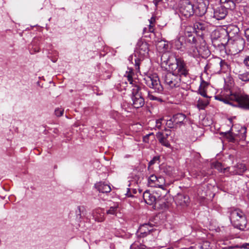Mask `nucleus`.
I'll return each mask as SVG.
<instances>
[{"label":"nucleus","instance_id":"f257e3e1","mask_svg":"<svg viewBox=\"0 0 249 249\" xmlns=\"http://www.w3.org/2000/svg\"><path fill=\"white\" fill-rule=\"evenodd\" d=\"M161 66L169 71L162 73V80L170 88L180 86L181 79L189 76L187 64L180 57L174 54L164 53L161 56Z\"/></svg>","mask_w":249,"mask_h":249},{"label":"nucleus","instance_id":"f03ea898","mask_svg":"<svg viewBox=\"0 0 249 249\" xmlns=\"http://www.w3.org/2000/svg\"><path fill=\"white\" fill-rule=\"evenodd\" d=\"M147 93V88L140 85H135L132 89V105L136 108L142 107L144 105V95Z\"/></svg>","mask_w":249,"mask_h":249},{"label":"nucleus","instance_id":"7ed1b4c3","mask_svg":"<svg viewBox=\"0 0 249 249\" xmlns=\"http://www.w3.org/2000/svg\"><path fill=\"white\" fill-rule=\"evenodd\" d=\"M229 213L232 226L242 231H244L247 226V220L244 213L239 209H231Z\"/></svg>","mask_w":249,"mask_h":249},{"label":"nucleus","instance_id":"20e7f679","mask_svg":"<svg viewBox=\"0 0 249 249\" xmlns=\"http://www.w3.org/2000/svg\"><path fill=\"white\" fill-rule=\"evenodd\" d=\"M228 0H220L222 4L213 9V17L217 20L224 19L228 13V9H233L235 7V4L231 1Z\"/></svg>","mask_w":249,"mask_h":249},{"label":"nucleus","instance_id":"39448f33","mask_svg":"<svg viewBox=\"0 0 249 249\" xmlns=\"http://www.w3.org/2000/svg\"><path fill=\"white\" fill-rule=\"evenodd\" d=\"M149 50L148 43L142 39L139 40L136 45L135 55V65L136 70H139L140 60L148 54Z\"/></svg>","mask_w":249,"mask_h":249},{"label":"nucleus","instance_id":"423d86ee","mask_svg":"<svg viewBox=\"0 0 249 249\" xmlns=\"http://www.w3.org/2000/svg\"><path fill=\"white\" fill-rule=\"evenodd\" d=\"M143 80L144 83L150 88L154 90L155 92L161 93L163 88L161 85L159 77L156 74L146 76Z\"/></svg>","mask_w":249,"mask_h":249},{"label":"nucleus","instance_id":"0eeeda50","mask_svg":"<svg viewBox=\"0 0 249 249\" xmlns=\"http://www.w3.org/2000/svg\"><path fill=\"white\" fill-rule=\"evenodd\" d=\"M180 13L186 18H189L195 13L194 5L189 0H181L178 5Z\"/></svg>","mask_w":249,"mask_h":249},{"label":"nucleus","instance_id":"6e6552de","mask_svg":"<svg viewBox=\"0 0 249 249\" xmlns=\"http://www.w3.org/2000/svg\"><path fill=\"white\" fill-rule=\"evenodd\" d=\"M230 98L235 100L234 106L249 110V98L247 95L239 93V94L231 95Z\"/></svg>","mask_w":249,"mask_h":249},{"label":"nucleus","instance_id":"1a4fd4ad","mask_svg":"<svg viewBox=\"0 0 249 249\" xmlns=\"http://www.w3.org/2000/svg\"><path fill=\"white\" fill-rule=\"evenodd\" d=\"M227 93L226 94V95L223 96L221 95H218L215 96V99L216 100L223 102L224 103L232 105L233 106L235 104V100L233 99H231L230 98L231 95L232 94H239V93H232L231 91H227Z\"/></svg>","mask_w":249,"mask_h":249},{"label":"nucleus","instance_id":"9d476101","mask_svg":"<svg viewBox=\"0 0 249 249\" xmlns=\"http://www.w3.org/2000/svg\"><path fill=\"white\" fill-rule=\"evenodd\" d=\"M189 197L187 195L182 194H178L175 198L177 205L181 207L187 206L189 203Z\"/></svg>","mask_w":249,"mask_h":249},{"label":"nucleus","instance_id":"9b49d317","mask_svg":"<svg viewBox=\"0 0 249 249\" xmlns=\"http://www.w3.org/2000/svg\"><path fill=\"white\" fill-rule=\"evenodd\" d=\"M153 226V225L149 223H144L141 225L138 231V232L140 233L139 236L144 237L149 234L153 230L152 228Z\"/></svg>","mask_w":249,"mask_h":249},{"label":"nucleus","instance_id":"f8f14e48","mask_svg":"<svg viewBox=\"0 0 249 249\" xmlns=\"http://www.w3.org/2000/svg\"><path fill=\"white\" fill-rule=\"evenodd\" d=\"M169 135V134H164L163 132H159L157 133L156 137L162 145L167 147H170L171 145L167 139Z\"/></svg>","mask_w":249,"mask_h":249},{"label":"nucleus","instance_id":"ddd939ff","mask_svg":"<svg viewBox=\"0 0 249 249\" xmlns=\"http://www.w3.org/2000/svg\"><path fill=\"white\" fill-rule=\"evenodd\" d=\"M94 186L99 192L102 193H109L111 190V187L109 185L103 182L96 183L95 184Z\"/></svg>","mask_w":249,"mask_h":249},{"label":"nucleus","instance_id":"4468645a","mask_svg":"<svg viewBox=\"0 0 249 249\" xmlns=\"http://www.w3.org/2000/svg\"><path fill=\"white\" fill-rule=\"evenodd\" d=\"M143 197L145 202L148 205H152L156 203V197L149 191H145L143 194Z\"/></svg>","mask_w":249,"mask_h":249},{"label":"nucleus","instance_id":"2eb2a0df","mask_svg":"<svg viewBox=\"0 0 249 249\" xmlns=\"http://www.w3.org/2000/svg\"><path fill=\"white\" fill-rule=\"evenodd\" d=\"M210 65L217 66L220 70L226 69L228 68L227 63L219 57L216 58L209 63Z\"/></svg>","mask_w":249,"mask_h":249},{"label":"nucleus","instance_id":"dca6fc26","mask_svg":"<svg viewBox=\"0 0 249 249\" xmlns=\"http://www.w3.org/2000/svg\"><path fill=\"white\" fill-rule=\"evenodd\" d=\"M208 84L206 82L202 80L200 83L199 89L197 92L205 98H211V97L208 95L206 92V89Z\"/></svg>","mask_w":249,"mask_h":249},{"label":"nucleus","instance_id":"f3484780","mask_svg":"<svg viewBox=\"0 0 249 249\" xmlns=\"http://www.w3.org/2000/svg\"><path fill=\"white\" fill-rule=\"evenodd\" d=\"M207 7L204 1L199 2L197 6L195 12L198 16L201 17L203 16L206 12Z\"/></svg>","mask_w":249,"mask_h":249},{"label":"nucleus","instance_id":"a211bd4d","mask_svg":"<svg viewBox=\"0 0 249 249\" xmlns=\"http://www.w3.org/2000/svg\"><path fill=\"white\" fill-rule=\"evenodd\" d=\"M239 32V28L236 25H230L227 28V33L229 37H233Z\"/></svg>","mask_w":249,"mask_h":249},{"label":"nucleus","instance_id":"6ab92c4d","mask_svg":"<svg viewBox=\"0 0 249 249\" xmlns=\"http://www.w3.org/2000/svg\"><path fill=\"white\" fill-rule=\"evenodd\" d=\"M101 209L94 210L92 213V216L96 221L101 222L104 221L105 218L103 213H101Z\"/></svg>","mask_w":249,"mask_h":249},{"label":"nucleus","instance_id":"aec40b11","mask_svg":"<svg viewBox=\"0 0 249 249\" xmlns=\"http://www.w3.org/2000/svg\"><path fill=\"white\" fill-rule=\"evenodd\" d=\"M173 120L175 124L178 125L183 124V121L186 118V116L182 113H177L173 116Z\"/></svg>","mask_w":249,"mask_h":249},{"label":"nucleus","instance_id":"412c9836","mask_svg":"<svg viewBox=\"0 0 249 249\" xmlns=\"http://www.w3.org/2000/svg\"><path fill=\"white\" fill-rule=\"evenodd\" d=\"M210 98H206L205 99H201L199 98L197 102L196 107L199 109H204L208 105Z\"/></svg>","mask_w":249,"mask_h":249},{"label":"nucleus","instance_id":"4be33fe9","mask_svg":"<svg viewBox=\"0 0 249 249\" xmlns=\"http://www.w3.org/2000/svg\"><path fill=\"white\" fill-rule=\"evenodd\" d=\"M184 42L185 39L183 36H178L174 41L176 48L177 50H181L184 46Z\"/></svg>","mask_w":249,"mask_h":249},{"label":"nucleus","instance_id":"5701e85b","mask_svg":"<svg viewBox=\"0 0 249 249\" xmlns=\"http://www.w3.org/2000/svg\"><path fill=\"white\" fill-rule=\"evenodd\" d=\"M188 53L194 57H197L202 55L200 50H198L196 47L193 45L188 50Z\"/></svg>","mask_w":249,"mask_h":249},{"label":"nucleus","instance_id":"b1692460","mask_svg":"<svg viewBox=\"0 0 249 249\" xmlns=\"http://www.w3.org/2000/svg\"><path fill=\"white\" fill-rule=\"evenodd\" d=\"M155 185H151L152 187H159L163 189L165 184V180L164 178L161 176H158L157 181Z\"/></svg>","mask_w":249,"mask_h":249},{"label":"nucleus","instance_id":"393cba45","mask_svg":"<svg viewBox=\"0 0 249 249\" xmlns=\"http://www.w3.org/2000/svg\"><path fill=\"white\" fill-rule=\"evenodd\" d=\"M240 71H238L237 70L234 72L236 74L238 75L239 79L243 81H249V71L246 72L245 73H240Z\"/></svg>","mask_w":249,"mask_h":249},{"label":"nucleus","instance_id":"a878e982","mask_svg":"<svg viewBox=\"0 0 249 249\" xmlns=\"http://www.w3.org/2000/svg\"><path fill=\"white\" fill-rule=\"evenodd\" d=\"M206 27V25L205 23L202 22H196L194 24V28L193 29L196 31V32H197L198 31H204L205 30Z\"/></svg>","mask_w":249,"mask_h":249},{"label":"nucleus","instance_id":"bb28decb","mask_svg":"<svg viewBox=\"0 0 249 249\" xmlns=\"http://www.w3.org/2000/svg\"><path fill=\"white\" fill-rule=\"evenodd\" d=\"M133 73H133L132 69H130L129 71L128 72L126 71V76L127 78V80L128 81V82H129L130 84L132 85L133 88V86H134L135 85H137L135 83H133L134 81H133V78H132ZM134 82L136 83V81H134Z\"/></svg>","mask_w":249,"mask_h":249},{"label":"nucleus","instance_id":"cd10ccee","mask_svg":"<svg viewBox=\"0 0 249 249\" xmlns=\"http://www.w3.org/2000/svg\"><path fill=\"white\" fill-rule=\"evenodd\" d=\"M155 139L153 133H150L143 137V142L145 143H148L149 140H154Z\"/></svg>","mask_w":249,"mask_h":249},{"label":"nucleus","instance_id":"c85d7f7f","mask_svg":"<svg viewBox=\"0 0 249 249\" xmlns=\"http://www.w3.org/2000/svg\"><path fill=\"white\" fill-rule=\"evenodd\" d=\"M237 167L238 170H239L237 173L239 175H241L245 171L247 170V167L244 164H238L237 165Z\"/></svg>","mask_w":249,"mask_h":249},{"label":"nucleus","instance_id":"c756f323","mask_svg":"<svg viewBox=\"0 0 249 249\" xmlns=\"http://www.w3.org/2000/svg\"><path fill=\"white\" fill-rule=\"evenodd\" d=\"M118 208V205L115 204L109 208V209L107 211V213L110 214H116Z\"/></svg>","mask_w":249,"mask_h":249},{"label":"nucleus","instance_id":"7c9ffc66","mask_svg":"<svg viewBox=\"0 0 249 249\" xmlns=\"http://www.w3.org/2000/svg\"><path fill=\"white\" fill-rule=\"evenodd\" d=\"M158 176L152 175L148 178V184L151 187V185H155L158 178Z\"/></svg>","mask_w":249,"mask_h":249},{"label":"nucleus","instance_id":"2f4dec72","mask_svg":"<svg viewBox=\"0 0 249 249\" xmlns=\"http://www.w3.org/2000/svg\"><path fill=\"white\" fill-rule=\"evenodd\" d=\"M147 95L148 98L151 100H154V101H158L160 102H162V99L160 98L155 96L154 95H152L149 91H148L147 90Z\"/></svg>","mask_w":249,"mask_h":249},{"label":"nucleus","instance_id":"473e14b6","mask_svg":"<svg viewBox=\"0 0 249 249\" xmlns=\"http://www.w3.org/2000/svg\"><path fill=\"white\" fill-rule=\"evenodd\" d=\"M198 247L200 249H211L210 248V243L207 241L203 242L202 244L198 246Z\"/></svg>","mask_w":249,"mask_h":249},{"label":"nucleus","instance_id":"72a5a7b5","mask_svg":"<svg viewBox=\"0 0 249 249\" xmlns=\"http://www.w3.org/2000/svg\"><path fill=\"white\" fill-rule=\"evenodd\" d=\"M173 119L172 118L170 120L167 121L166 125L168 127L172 128L177 127V125L173 121Z\"/></svg>","mask_w":249,"mask_h":249},{"label":"nucleus","instance_id":"f704fd0d","mask_svg":"<svg viewBox=\"0 0 249 249\" xmlns=\"http://www.w3.org/2000/svg\"><path fill=\"white\" fill-rule=\"evenodd\" d=\"M224 134L225 135L227 136V138L229 139L230 142H234V138L233 136L232 133H231V130L225 132Z\"/></svg>","mask_w":249,"mask_h":249},{"label":"nucleus","instance_id":"c9c22d12","mask_svg":"<svg viewBox=\"0 0 249 249\" xmlns=\"http://www.w3.org/2000/svg\"><path fill=\"white\" fill-rule=\"evenodd\" d=\"M159 160H160V157L159 156H155L154 157L152 160H151L150 161V162H149V165L150 166L154 164V163H155L157 161H159Z\"/></svg>","mask_w":249,"mask_h":249},{"label":"nucleus","instance_id":"e433bc0d","mask_svg":"<svg viewBox=\"0 0 249 249\" xmlns=\"http://www.w3.org/2000/svg\"><path fill=\"white\" fill-rule=\"evenodd\" d=\"M64 110L62 109L57 108L55 110V114L58 116H61L63 114Z\"/></svg>","mask_w":249,"mask_h":249},{"label":"nucleus","instance_id":"4c0bfd02","mask_svg":"<svg viewBox=\"0 0 249 249\" xmlns=\"http://www.w3.org/2000/svg\"><path fill=\"white\" fill-rule=\"evenodd\" d=\"M81 206L77 207V209L76 211L77 218H81Z\"/></svg>","mask_w":249,"mask_h":249},{"label":"nucleus","instance_id":"58836bf2","mask_svg":"<svg viewBox=\"0 0 249 249\" xmlns=\"http://www.w3.org/2000/svg\"><path fill=\"white\" fill-rule=\"evenodd\" d=\"M163 120V119L162 118H160V119L159 120H157L156 121V127L158 129H160L161 126V124H162V121Z\"/></svg>","mask_w":249,"mask_h":249},{"label":"nucleus","instance_id":"ea45409f","mask_svg":"<svg viewBox=\"0 0 249 249\" xmlns=\"http://www.w3.org/2000/svg\"><path fill=\"white\" fill-rule=\"evenodd\" d=\"M163 0H154L153 3H154L155 7L156 8L158 7V5L161 3L162 2H163Z\"/></svg>","mask_w":249,"mask_h":249},{"label":"nucleus","instance_id":"a19ab883","mask_svg":"<svg viewBox=\"0 0 249 249\" xmlns=\"http://www.w3.org/2000/svg\"><path fill=\"white\" fill-rule=\"evenodd\" d=\"M245 36L248 41L249 42V28L245 30Z\"/></svg>","mask_w":249,"mask_h":249},{"label":"nucleus","instance_id":"79ce46f5","mask_svg":"<svg viewBox=\"0 0 249 249\" xmlns=\"http://www.w3.org/2000/svg\"><path fill=\"white\" fill-rule=\"evenodd\" d=\"M236 43L237 44H241L243 46L245 44V40L242 38H239L236 40Z\"/></svg>","mask_w":249,"mask_h":249},{"label":"nucleus","instance_id":"37998d69","mask_svg":"<svg viewBox=\"0 0 249 249\" xmlns=\"http://www.w3.org/2000/svg\"><path fill=\"white\" fill-rule=\"evenodd\" d=\"M244 63L246 66L249 67V55L245 58L244 60Z\"/></svg>","mask_w":249,"mask_h":249},{"label":"nucleus","instance_id":"c03bdc74","mask_svg":"<svg viewBox=\"0 0 249 249\" xmlns=\"http://www.w3.org/2000/svg\"><path fill=\"white\" fill-rule=\"evenodd\" d=\"M237 248H244V249H249V243H245L241 245L240 247L238 246H236Z\"/></svg>","mask_w":249,"mask_h":249},{"label":"nucleus","instance_id":"a18cd8bd","mask_svg":"<svg viewBox=\"0 0 249 249\" xmlns=\"http://www.w3.org/2000/svg\"><path fill=\"white\" fill-rule=\"evenodd\" d=\"M244 10L247 15H249V5L245 6L244 8Z\"/></svg>","mask_w":249,"mask_h":249},{"label":"nucleus","instance_id":"49530a36","mask_svg":"<svg viewBox=\"0 0 249 249\" xmlns=\"http://www.w3.org/2000/svg\"><path fill=\"white\" fill-rule=\"evenodd\" d=\"M149 32H151V33L153 32V31H154L153 26L152 25H151V24L149 25Z\"/></svg>","mask_w":249,"mask_h":249},{"label":"nucleus","instance_id":"de8ad7c7","mask_svg":"<svg viewBox=\"0 0 249 249\" xmlns=\"http://www.w3.org/2000/svg\"><path fill=\"white\" fill-rule=\"evenodd\" d=\"M242 0H230V1H231L234 4H235V2L239 3ZM228 1L229 0H228Z\"/></svg>","mask_w":249,"mask_h":249},{"label":"nucleus","instance_id":"09e8293b","mask_svg":"<svg viewBox=\"0 0 249 249\" xmlns=\"http://www.w3.org/2000/svg\"><path fill=\"white\" fill-rule=\"evenodd\" d=\"M127 190H128V191H127V193H126V195L128 196H132V195H131L130 194H129L130 189L128 188V189H127Z\"/></svg>","mask_w":249,"mask_h":249},{"label":"nucleus","instance_id":"8fccbe9b","mask_svg":"<svg viewBox=\"0 0 249 249\" xmlns=\"http://www.w3.org/2000/svg\"><path fill=\"white\" fill-rule=\"evenodd\" d=\"M155 20V19H154V18L153 17L151 18V19L150 20V23L151 24H152V20Z\"/></svg>","mask_w":249,"mask_h":249},{"label":"nucleus","instance_id":"3c124183","mask_svg":"<svg viewBox=\"0 0 249 249\" xmlns=\"http://www.w3.org/2000/svg\"><path fill=\"white\" fill-rule=\"evenodd\" d=\"M39 52V50H36V49H34V52L35 53H36V52Z\"/></svg>","mask_w":249,"mask_h":249},{"label":"nucleus","instance_id":"603ef678","mask_svg":"<svg viewBox=\"0 0 249 249\" xmlns=\"http://www.w3.org/2000/svg\"><path fill=\"white\" fill-rule=\"evenodd\" d=\"M233 248V247L231 246L227 248L228 249H232Z\"/></svg>","mask_w":249,"mask_h":249},{"label":"nucleus","instance_id":"864d4df0","mask_svg":"<svg viewBox=\"0 0 249 249\" xmlns=\"http://www.w3.org/2000/svg\"><path fill=\"white\" fill-rule=\"evenodd\" d=\"M133 192H134V194H136V192H137L136 190V189H134V190H133Z\"/></svg>","mask_w":249,"mask_h":249},{"label":"nucleus","instance_id":"5fc2aeb1","mask_svg":"<svg viewBox=\"0 0 249 249\" xmlns=\"http://www.w3.org/2000/svg\"><path fill=\"white\" fill-rule=\"evenodd\" d=\"M160 44H161V46H163V41L160 42Z\"/></svg>","mask_w":249,"mask_h":249},{"label":"nucleus","instance_id":"6e6d98bb","mask_svg":"<svg viewBox=\"0 0 249 249\" xmlns=\"http://www.w3.org/2000/svg\"><path fill=\"white\" fill-rule=\"evenodd\" d=\"M145 246H142L141 249H145Z\"/></svg>","mask_w":249,"mask_h":249},{"label":"nucleus","instance_id":"4d7b16f0","mask_svg":"<svg viewBox=\"0 0 249 249\" xmlns=\"http://www.w3.org/2000/svg\"><path fill=\"white\" fill-rule=\"evenodd\" d=\"M205 51H206V52H207V53H206V54H207L208 53H209V51L208 50H206Z\"/></svg>","mask_w":249,"mask_h":249},{"label":"nucleus","instance_id":"13d9d810","mask_svg":"<svg viewBox=\"0 0 249 249\" xmlns=\"http://www.w3.org/2000/svg\"><path fill=\"white\" fill-rule=\"evenodd\" d=\"M195 41H196V39H195V37H194L193 38V42H195Z\"/></svg>","mask_w":249,"mask_h":249},{"label":"nucleus","instance_id":"bf43d9fd","mask_svg":"<svg viewBox=\"0 0 249 249\" xmlns=\"http://www.w3.org/2000/svg\"><path fill=\"white\" fill-rule=\"evenodd\" d=\"M165 46H166V44L165 43H164V44H163V48H165Z\"/></svg>","mask_w":249,"mask_h":249},{"label":"nucleus","instance_id":"052dcab7","mask_svg":"<svg viewBox=\"0 0 249 249\" xmlns=\"http://www.w3.org/2000/svg\"><path fill=\"white\" fill-rule=\"evenodd\" d=\"M190 249H193V248L191 247Z\"/></svg>","mask_w":249,"mask_h":249}]
</instances>
